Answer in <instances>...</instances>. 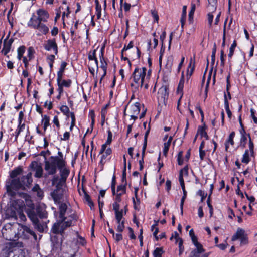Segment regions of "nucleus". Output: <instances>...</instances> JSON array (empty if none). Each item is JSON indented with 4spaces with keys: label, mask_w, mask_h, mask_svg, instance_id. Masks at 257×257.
I'll list each match as a JSON object with an SVG mask.
<instances>
[{
    "label": "nucleus",
    "mask_w": 257,
    "mask_h": 257,
    "mask_svg": "<svg viewBox=\"0 0 257 257\" xmlns=\"http://www.w3.org/2000/svg\"><path fill=\"white\" fill-rule=\"evenodd\" d=\"M35 53V50L34 47L32 46L29 47L27 50V57L29 58V60H32L34 58Z\"/></svg>",
    "instance_id": "44"
},
{
    "label": "nucleus",
    "mask_w": 257,
    "mask_h": 257,
    "mask_svg": "<svg viewBox=\"0 0 257 257\" xmlns=\"http://www.w3.org/2000/svg\"><path fill=\"white\" fill-rule=\"evenodd\" d=\"M99 59L100 62V67L102 70H107L108 59L107 58H102V56Z\"/></svg>",
    "instance_id": "42"
},
{
    "label": "nucleus",
    "mask_w": 257,
    "mask_h": 257,
    "mask_svg": "<svg viewBox=\"0 0 257 257\" xmlns=\"http://www.w3.org/2000/svg\"><path fill=\"white\" fill-rule=\"evenodd\" d=\"M183 151H180L177 155V161L178 165L181 166L183 164L184 159L183 158Z\"/></svg>",
    "instance_id": "49"
},
{
    "label": "nucleus",
    "mask_w": 257,
    "mask_h": 257,
    "mask_svg": "<svg viewBox=\"0 0 257 257\" xmlns=\"http://www.w3.org/2000/svg\"><path fill=\"white\" fill-rule=\"evenodd\" d=\"M35 227L37 229V230L40 232H43L44 231V227L42 225L40 224L39 222V220H38V222L37 223H33Z\"/></svg>",
    "instance_id": "64"
},
{
    "label": "nucleus",
    "mask_w": 257,
    "mask_h": 257,
    "mask_svg": "<svg viewBox=\"0 0 257 257\" xmlns=\"http://www.w3.org/2000/svg\"><path fill=\"white\" fill-rule=\"evenodd\" d=\"M82 190L84 193V198L87 203V205L90 207V209L92 210L94 208V204L90 196L87 193L85 188L82 186Z\"/></svg>",
    "instance_id": "23"
},
{
    "label": "nucleus",
    "mask_w": 257,
    "mask_h": 257,
    "mask_svg": "<svg viewBox=\"0 0 257 257\" xmlns=\"http://www.w3.org/2000/svg\"><path fill=\"white\" fill-rule=\"evenodd\" d=\"M35 210L38 217L40 218L46 219L48 217V212L46 210L45 204H39L36 206Z\"/></svg>",
    "instance_id": "15"
},
{
    "label": "nucleus",
    "mask_w": 257,
    "mask_h": 257,
    "mask_svg": "<svg viewBox=\"0 0 257 257\" xmlns=\"http://www.w3.org/2000/svg\"><path fill=\"white\" fill-rule=\"evenodd\" d=\"M140 103L138 102H136L131 105L130 111L131 114H138L140 112Z\"/></svg>",
    "instance_id": "30"
},
{
    "label": "nucleus",
    "mask_w": 257,
    "mask_h": 257,
    "mask_svg": "<svg viewBox=\"0 0 257 257\" xmlns=\"http://www.w3.org/2000/svg\"><path fill=\"white\" fill-rule=\"evenodd\" d=\"M20 237L24 239H28L31 237L36 239L37 235L35 232L26 225H22L21 229L19 233Z\"/></svg>",
    "instance_id": "7"
},
{
    "label": "nucleus",
    "mask_w": 257,
    "mask_h": 257,
    "mask_svg": "<svg viewBox=\"0 0 257 257\" xmlns=\"http://www.w3.org/2000/svg\"><path fill=\"white\" fill-rule=\"evenodd\" d=\"M205 252L203 247H196L193 249L189 254V257H208L209 253H205L202 255L201 253Z\"/></svg>",
    "instance_id": "16"
},
{
    "label": "nucleus",
    "mask_w": 257,
    "mask_h": 257,
    "mask_svg": "<svg viewBox=\"0 0 257 257\" xmlns=\"http://www.w3.org/2000/svg\"><path fill=\"white\" fill-rule=\"evenodd\" d=\"M49 14L48 12L42 8L37 9L36 11V14L33 13L28 22H47L49 18Z\"/></svg>",
    "instance_id": "4"
},
{
    "label": "nucleus",
    "mask_w": 257,
    "mask_h": 257,
    "mask_svg": "<svg viewBox=\"0 0 257 257\" xmlns=\"http://www.w3.org/2000/svg\"><path fill=\"white\" fill-rule=\"evenodd\" d=\"M107 113V110L104 109L103 108L101 109V125H103L104 124L105 119V117H106Z\"/></svg>",
    "instance_id": "58"
},
{
    "label": "nucleus",
    "mask_w": 257,
    "mask_h": 257,
    "mask_svg": "<svg viewBox=\"0 0 257 257\" xmlns=\"http://www.w3.org/2000/svg\"><path fill=\"white\" fill-rule=\"evenodd\" d=\"M44 49L47 51L53 50L54 53L57 55L58 53V46L55 38L49 39L47 41V43L44 46Z\"/></svg>",
    "instance_id": "13"
},
{
    "label": "nucleus",
    "mask_w": 257,
    "mask_h": 257,
    "mask_svg": "<svg viewBox=\"0 0 257 257\" xmlns=\"http://www.w3.org/2000/svg\"><path fill=\"white\" fill-rule=\"evenodd\" d=\"M173 62L172 60H168L167 64L165 65V69L167 70V71L169 73H171L172 70V66Z\"/></svg>",
    "instance_id": "62"
},
{
    "label": "nucleus",
    "mask_w": 257,
    "mask_h": 257,
    "mask_svg": "<svg viewBox=\"0 0 257 257\" xmlns=\"http://www.w3.org/2000/svg\"><path fill=\"white\" fill-rule=\"evenodd\" d=\"M72 82L71 79L62 80L60 81V85L63 87L69 88L71 85Z\"/></svg>",
    "instance_id": "50"
},
{
    "label": "nucleus",
    "mask_w": 257,
    "mask_h": 257,
    "mask_svg": "<svg viewBox=\"0 0 257 257\" xmlns=\"http://www.w3.org/2000/svg\"><path fill=\"white\" fill-rule=\"evenodd\" d=\"M224 107L227 114L228 117L229 118L231 119L232 116V112L230 110L229 101L228 100V98H227L226 94L225 93L224 94Z\"/></svg>",
    "instance_id": "31"
},
{
    "label": "nucleus",
    "mask_w": 257,
    "mask_h": 257,
    "mask_svg": "<svg viewBox=\"0 0 257 257\" xmlns=\"http://www.w3.org/2000/svg\"><path fill=\"white\" fill-rule=\"evenodd\" d=\"M206 126L205 124L203 126H199L197 130V134H199L201 137H204L206 140H208L209 136L206 132Z\"/></svg>",
    "instance_id": "33"
},
{
    "label": "nucleus",
    "mask_w": 257,
    "mask_h": 257,
    "mask_svg": "<svg viewBox=\"0 0 257 257\" xmlns=\"http://www.w3.org/2000/svg\"><path fill=\"white\" fill-rule=\"evenodd\" d=\"M186 10L187 6H184L183 7L182 12L181 14V17L180 19V23H181V31H183L184 30V26L185 24L186 19Z\"/></svg>",
    "instance_id": "28"
},
{
    "label": "nucleus",
    "mask_w": 257,
    "mask_h": 257,
    "mask_svg": "<svg viewBox=\"0 0 257 257\" xmlns=\"http://www.w3.org/2000/svg\"><path fill=\"white\" fill-rule=\"evenodd\" d=\"M32 190L37 193V195L39 197H43L44 196V192L41 189L40 186L38 184H35L32 188Z\"/></svg>",
    "instance_id": "37"
},
{
    "label": "nucleus",
    "mask_w": 257,
    "mask_h": 257,
    "mask_svg": "<svg viewBox=\"0 0 257 257\" xmlns=\"http://www.w3.org/2000/svg\"><path fill=\"white\" fill-rule=\"evenodd\" d=\"M248 150L250 152V155L251 156H254V143L251 138H249V140L248 141Z\"/></svg>",
    "instance_id": "53"
},
{
    "label": "nucleus",
    "mask_w": 257,
    "mask_h": 257,
    "mask_svg": "<svg viewBox=\"0 0 257 257\" xmlns=\"http://www.w3.org/2000/svg\"><path fill=\"white\" fill-rule=\"evenodd\" d=\"M236 46H237L236 41L234 40L229 48V52L228 54V57L229 59L232 58V57L234 54V50H235V47H236Z\"/></svg>",
    "instance_id": "48"
},
{
    "label": "nucleus",
    "mask_w": 257,
    "mask_h": 257,
    "mask_svg": "<svg viewBox=\"0 0 257 257\" xmlns=\"http://www.w3.org/2000/svg\"><path fill=\"white\" fill-rule=\"evenodd\" d=\"M208 2V6L211 7L212 12L216 10L218 3L217 0H207Z\"/></svg>",
    "instance_id": "46"
},
{
    "label": "nucleus",
    "mask_w": 257,
    "mask_h": 257,
    "mask_svg": "<svg viewBox=\"0 0 257 257\" xmlns=\"http://www.w3.org/2000/svg\"><path fill=\"white\" fill-rule=\"evenodd\" d=\"M245 233V230L243 229L238 228L235 233L232 236L231 240L235 241L239 239Z\"/></svg>",
    "instance_id": "26"
},
{
    "label": "nucleus",
    "mask_w": 257,
    "mask_h": 257,
    "mask_svg": "<svg viewBox=\"0 0 257 257\" xmlns=\"http://www.w3.org/2000/svg\"><path fill=\"white\" fill-rule=\"evenodd\" d=\"M169 89L168 85H163L159 88L158 94L164 99H167L169 96Z\"/></svg>",
    "instance_id": "21"
},
{
    "label": "nucleus",
    "mask_w": 257,
    "mask_h": 257,
    "mask_svg": "<svg viewBox=\"0 0 257 257\" xmlns=\"http://www.w3.org/2000/svg\"><path fill=\"white\" fill-rule=\"evenodd\" d=\"M195 68V59H193L192 58L190 60L189 63L188 64L187 72H186V79L187 81H188L192 75Z\"/></svg>",
    "instance_id": "19"
},
{
    "label": "nucleus",
    "mask_w": 257,
    "mask_h": 257,
    "mask_svg": "<svg viewBox=\"0 0 257 257\" xmlns=\"http://www.w3.org/2000/svg\"><path fill=\"white\" fill-rule=\"evenodd\" d=\"M42 123L43 124V130L45 133L47 127L50 125V117L47 115H42Z\"/></svg>",
    "instance_id": "39"
},
{
    "label": "nucleus",
    "mask_w": 257,
    "mask_h": 257,
    "mask_svg": "<svg viewBox=\"0 0 257 257\" xmlns=\"http://www.w3.org/2000/svg\"><path fill=\"white\" fill-rule=\"evenodd\" d=\"M29 167L32 170L35 171L34 176L36 178H40L42 177L43 170L40 164L36 161H33L31 163Z\"/></svg>",
    "instance_id": "12"
},
{
    "label": "nucleus",
    "mask_w": 257,
    "mask_h": 257,
    "mask_svg": "<svg viewBox=\"0 0 257 257\" xmlns=\"http://www.w3.org/2000/svg\"><path fill=\"white\" fill-rule=\"evenodd\" d=\"M235 136V132L234 131H232L229 134L227 139L225 142V151H227L229 147V145L230 144L232 146L234 145V138Z\"/></svg>",
    "instance_id": "20"
},
{
    "label": "nucleus",
    "mask_w": 257,
    "mask_h": 257,
    "mask_svg": "<svg viewBox=\"0 0 257 257\" xmlns=\"http://www.w3.org/2000/svg\"><path fill=\"white\" fill-rule=\"evenodd\" d=\"M60 111L63 113V114L65 115L67 118L69 117L70 113V110L69 107L66 105H62L60 107Z\"/></svg>",
    "instance_id": "47"
},
{
    "label": "nucleus",
    "mask_w": 257,
    "mask_h": 257,
    "mask_svg": "<svg viewBox=\"0 0 257 257\" xmlns=\"http://www.w3.org/2000/svg\"><path fill=\"white\" fill-rule=\"evenodd\" d=\"M196 9V4L191 3V10L189 12L188 21L189 24H192L193 23V16Z\"/></svg>",
    "instance_id": "32"
},
{
    "label": "nucleus",
    "mask_w": 257,
    "mask_h": 257,
    "mask_svg": "<svg viewBox=\"0 0 257 257\" xmlns=\"http://www.w3.org/2000/svg\"><path fill=\"white\" fill-rule=\"evenodd\" d=\"M22 185L20 182V178H12V180L6 182V189L8 196L14 198L18 191L21 189Z\"/></svg>",
    "instance_id": "3"
},
{
    "label": "nucleus",
    "mask_w": 257,
    "mask_h": 257,
    "mask_svg": "<svg viewBox=\"0 0 257 257\" xmlns=\"http://www.w3.org/2000/svg\"><path fill=\"white\" fill-rule=\"evenodd\" d=\"M164 252L162 247H157L154 249L153 255L154 257H162Z\"/></svg>",
    "instance_id": "45"
},
{
    "label": "nucleus",
    "mask_w": 257,
    "mask_h": 257,
    "mask_svg": "<svg viewBox=\"0 0 257 257\" xmlns=\"http://www.w3.org/2000/svg\"><path fill=\"white\" fill-rule=\"evenodd\" d=\"M26 47L24 45H22L19 47L17 49V58L19 60H21L23 57L24 54L26 51Z\"/></svg>",
    "instance_id": "38"
},
{
    "label": "nucleus",
    "mask_w": 257,
    "mask_h": 257,
    "mask_svg": "<svg viewBox=\"0 0 257 257\" xmlns=\"http://www.w3.org/2000/svg\"><path fill=\"white\" fill-rule=\"evenodd\" d=\"M23 172V169L22 166H19L10 172V177L11 178H17L16 177L20 175Z\"/></svg>",
    "instance_id": "25"
},
{
    "label": "nucleus",
    "mask_w": 257,
    "mask_h": 257,
    "mask_svg": "<svg viewBox=\"0 0 257 257\" xmlns=\"http://www.w3.org/2000/svg\"><path fill=\"white\" fill-rule=\"evenodd\" d=\"M14 251L13 257H26V253L24 249L15 248L14 250L10 251L11 253Z\"/></svg>",
    "instance_id": "34"
},
{
    "label": "nucleus",
    "mask_w": 257,
    "mask_h": 257,
    "mask_svg": "<svg viewBox=\"0 0 257 257\" xmlns=\"http://www.w3.org/2000/svg\"><path fill=\"white\" fill-rule=\"evenodd\" d=\"M124 223H125V219L123 218L122 222H121V223H119L118 224V225L117 226V229H116L117 231H118L119 232H123V231L125 228Z\"/></svg>",
    "instance_id": "60"
},
{
    "label": "nucleus",
    "mask_w": 257,
    "mask_h": 257,
    "mask_svg": "<svg viewBox=\"0 0 257 257\" xmlns=\"http://www.w3.org/2000/svg\"><path fill=\"white\" fill-rule=\"evenodd\" d=\"M65 220L59 219L56 222L53 224L51 229V232L54 234H59L62 236V233L61 230V224Z\"/></svg>",
    "instance_id": "17"
},
{
    "label": "nucleus",
    "mask_w": 257,
    "mask_h": 257,
    "mask_svg": "<svg viewBox=\"0 0 257 257\" xmlns=\"http://www.w3.org/2000/svg\"><path fill=\"white\" fill-rule=\"evenodd\" d=\"M108 135H107V138L104 144L106 145V146L108 145H110L112 141V133L110 130H108L107 131Z\"/></svg>",
    "instance_id": "56"
},
{
    "label": "nucleus",
    "mask_w": 257,
    "mask_h": 257,
    "mask_svg": "<svg viewBox=\"0 0 257 257\" xmlns=\"http://www.w3.org/2000/svg\"><path fill=\"white\" fill-rule=\"evenodd\" d=\"M20 182L22 185V190H25L26 187H29L33 182L32 173L29 172L26 175L22 176L20 178Z\"/></svg>",
    "instance_id": "11"
},
{
    "label": "nucleus",
    "mask_w": 257,
    "mask_h": 257,
    "mask_svg": "<svg viewBox=\"0 0 257 257\" xmlns=\"http://www.w3.org/2000/svg\"><path fill=\"white\" fill-rule=\"evenodd\" d=\"M95 10L97 19H99L101 16V6L99 4V0H95Z\"/></svg>",
    "instance_id": "41"
},
{
    "label": "nucleus",
    "mask_w": 257,
    "mask_h": 257,
    "mask_svg": "<svg viewBox=\"0 0 257 257\" xmlns=\"http://www.w3.org/2000/svg\"><path fill=\"white\" fill-rule=\"evenodd\" d=\"M58 169L60 170V181L62 182H65L70 174L69 169L65 167Z\"/></svg>",
    "instance_id": "22"
},
{
    "label": "nucleus",
    "mask_w": 257,
    "mask_h": 257,
    "mask_svg": "<svg viewBox=\"0 0 257 257\" xmlns=\"http://www.w3.org/2000/svg\"><path fill=\"white\" fill-rule=\"evenodd\" d=\"M123 193H117L116 194L115 197L114 198V202L112 204V207L116 206V207H120L119 203L121 201V197Z\"/></svg>",
    "instance_id": "40"
},
{
    "label": "nucleus",
    "mask_w": 257,
    "mask_h": 257,
    "mask_svg": "<svg viewBox=\"0 0 257 257\" xmlns=\"http://www.w3.org/2000/svg\"><path fill=\"white\" fill-rule=\"evenodd\" d=\"M121 180L123 184L127 185L126 169L125 168L123 169Z\"/></svg>",
    "instance_id": "59"
},
{
    "label": "nucleus",
    "mask_w": 257,
    "mask_h": 257,
    "mask_svg": "<svg viewBox=\"0 0 257 257\" xmlns=\"http://www.w3.org/2000/svg\"><path fill=\"white\" fill-rule=\"evenodd\" d=\"M225 57H226V55L224 54L223 50H221L220 51V65L222 67H223L225 64Z\"/></svg>",
    "instance_id": "61"
},
{
    "label": "nucleus",
    "mask_w": 257,
    "mask_h": 257,
    "mask_svg": "<svg viewBox=\"0 0 257 257\" xmlns=\"http://www.w3.org/2000/svg\"><path fill=\"white\" fill-rule=\"evenodd\" d=\"M126 185H127L123 184L118 185L117 187V192H119L120 191H121L120 193H123V194H125L126 190Z\"/></svg>",
    "instance_id": "55"
},
{
    "label": "nucleus",
    "mask_w": 257,
    "mask_h": 257,
    "mask_svg": "<svg viewBox=\"0 0 257 257\" xmlns=\"http://www.w3.org/2000/svg\"><path fill=\"white\" fill-rule=\"evenodd\" d=\"M10 35V32L7 36L6 38L4 39L3 42V48L1 51V53L5 56H7L9 58V56L7 54L10 52L12 44L14 41L13 38L9 39Z\"/></svg>",
    "instance_id": "8"
},
{
    "label": "nucleus",
    "mask_w": 257,
    "mask_h": 257,
    "mask_svg": "<svg viewBox=\"0 0 257 257\" xmlns=\"http://www.w3.org/2000/svg\"><path fill=\"white\" fill-rule=\"evenodd\" d=\"M96 52V49L91 50L89 52L88 55V59L89 60L91 61V60H93V59H95V58L97 57Z\"/></svg>",
    "instance_id": "54"
},
{
    "label": "nucleus",
    "mask_w": 257,
    "mask_h": 257,
    "mask_svg": "<svg viewBox=\"0 0 257 257\" xmlns=\"http://www.w3.org/2000/svg\"><path fill=\"white\" fill-rule=\"evenodd\" d=\"M197 194L201 196V198L200 201L201 202L204 201L207 196V194H205L204 192L202 190H199L197 193Z\"/></svg>",
    "instance_id": "63"
},
{
    "label": "nucleus",
    "mask_w": 257,
    "mask_h": 257,
    "mask_svg": "<svg viewBox=\"0 0 257 257\" xmlns=\"http://www.w3.org/2000/svg\"><path fill=\"white\" fill-rule=\"evenodd\" d=\"M250 161V158L249 155V150L246 149L243 155L241 162L243 163L248 164Z\"/></svg>",
    "instance_id": "43"
},
{
    "label": "nucleus",
    "mask_w": 257,
    "mask_h": 257,
    "mask_svg": "<svg viewBox=\"0 0 257 257\" xmlns=\"http://www.w3.org/2000/svg\"><path fill=\"white\" fill-rule=\"evenodd\" d=\"M240 134L241 137L240 139L239 146L243 149L246 147L247 139L248 138L249 141V138H251V136L249 133H247L246 132H244L243 130H242L241 132L240 133Z\"/></svg>",
    "instance_id": "18"
},
{
    "label": "nucleus",
    "mask_w": 257,
    "mask_h": 257,
    "mask_svg": "<svg viewBox=\"0 0 257 257\" xmlns=\"http://www.w3.org/2000/svg\"><path fill=\"white\" fill-rule=\"evenodd\" d=\"M25 126V124L24 123L21 124H18L15 132H14V134H13V135L15 136L14 141L17 142L18 138L20 135V133L24 131Z\"/></svg>",
    "instance_id": "27"
},
{
    "label": "nucleus",
    "mask_w": 257,
    "mask_h": 257,
    "mask_svg": "<svg viewBox=\"0 0 257 257\" xmlns=\"http://www.w3.org/2000/svg\"><path fill=\"white\" fill-rule=\"evenodd\" d=\"M58 156H51L49 160L44 161V169L46 172L45 177L53 175L57 172V169H61L66 166V162L63 158V154L58 151Z\"/></svg>",
    "instance_id": "1"
},
{
    "label": "nucleus",
    "mask_w": 257,
    "mask_h": 257,
    "mask_svg": "<svg viewBox=\"0 0 257 257\" xmlns=\"http://www.w3.org/2000/svg\"><path fill=\"white\" fill-rule=\"evenodd\" d=\"M240 245H246L248 243V235L245 233L240 239Z\"/></svg>",
    "instance_id": "51"
},
{
    "label": "nucleus",
    "mask_w": 257,
    "mask_h": 257,
    "mask_svg": "<svg viewBox=\"0 0 257 257\" xmlns=\"http://www.w3.org/2000/svg\"><path fill=\"white\" fill-rule=\"evenodd\" d=\"M173 140V137L170 136L168 141L164 143V147L163 150V155L166 157L168 154V151L169 150V148L171 143V142Z\"/></svg>",
    "instance_id": "29"
},
{
    "label": "nucleus",
    "mask_w": 257,
    "mask_h": 257,
    "mask_svg": "<svg viewBox=\"0 0 257 257\" xmlns=\"http://www.w3.org/2000/svg\"><path fill=\"white\" fill-rule=\"evenodd\" d=\"M28 206L30 207L29 209H28L26 210V212L33 222V223H37L38 222V218L37 213L35 211V206L34 203L31 201L29 204Z\"/></svg>",
    "instance_id": "9"
},
{
    "label": "nucleus",
    "mask_w": 257,
    "mask_h": 257,
    "mask_svg": "<svg viewBox=\"0 0 257 257\" xmlns=\"http://www.w3.org/2000/svg\"><path fill=\"white\" fill-rule=\"evenodd\" d=\"M138 190H139L138 188H137V187L135 188L134 195H135V197L136 198L137 201H135L134 197H133V198H132L134 208L135 210H139V209L137 208V204H138V205H139L140 204V198H139L138 196Z\"/></svg>",
    "instance_id": "36"
},
{
    "label": "nucleus",
    "mask_w": 257,
    "mask_h": 257,
    "mask_svg": "<svg viewBox=\"0 0 257 257\" xmlns=\"http://www.w3.org/2000/svg\"><path fill=\"white\" fill-rule=\"evenodd\" d=\"M64 236H60L59 234H54L51 235V241L53 248L57 249L60 247L62 245Z\"/></svg>",
    "instance_id": "14"
},
{
    "label": "nucleus",
    "mask_w": 257,
    "mask_h": 257,
    "mask_svg": "<svg viewBox=\"0 0 257 257\" xmlns=\"http://www.w3.org/2000/svg\"><path fill=\"white\" fill-rule=\"evenodd\" d=\"M146 71L147 68L145 67L140 68L137 66L135 68L130 77V79H132V82L130 84L132 87L138 89L139 87H144L145 89H148L149 85L145 81Z\"/></svg>",
    "instance_id": "2"
},
{
    "label": "nucleus",
    "mask_w": 257,
    "mask_h": 257,
    "mask_svg": "<svg viewBox=\"0 0 257 257\" xmlns=\"http://www.w3.org/2000/svg\"><path fill=\"white\" fill-rule=\"evenodd\" d=\"M10 203V206L13 209L12 211L11 216H16V211L20 215L23 213L24 208L25 206L23 200L21 199H12Z\"/></svg>",
    "instance_id": "5"
},
{
    "label": "nucleus",
    "mask_w": 257,
    "mask_h": 257,
    "mask_svg": "<svg viewBox=\"0 0 257 257\" xmlns=\"http://www.w3.org/2000/svg\"><path fill=\"white\" fill-rule=\"evenodd\" d=\"M112 153V150L110 147H108L105 152L101 154L100 160L98 163V166L100 167V171H102L104 169V166L106 162V160H110L111 157L107 158Z\"/></svg>",
    "instance_id": "10"
},
{
    "label": "nucleus",
    "mask_w": 257,
    "mask_h": 257,
    "mask_svg": "<svg viewBox=\"0 0 257 257\" xmlns=\"http://www.w3.org/2000/svg\"><path fill=\"white\" fill-rule=\"evenodd\" d=\"M27 26L31 28L38 30L40 34H38V36L42 34L46 35L49 32V27L44 22H28Z\"/></svg>",
    "instance_id": "6"
},
{
    "label": "nucleus",
    "mask_w": 257,
    "mask_h": 257,
    "mask_svg": "<svg viewBox=\"0 0 257 257\" xmlns=\"http://www.w3.org/2000/svg\"><path fill=\"white\" fill-rule=\"evenodd\" d=\"M191 238L193 244L196 247H203V245L198 241L197 237L195 235H193Z\"/></svg>",
    "instance_id": "52"
},
{
    "label": "nucleus",
    "mask_w": 257,
    "mask_h": 257,
    "mask_svg": "<svg viewBox=\"0 0 257 257\" xmlns=\"http://www.w3.org/2000/svg\"><path fill=\"white\" fill-rule=\"evenodd\" d=\"M67 209V206L66 203H62L59 205V219H62V220H66V217L65 216L66 212Z\"/></svg>",
    "instance_id": "24"
},
{
    "label": "nucleus",
    "mask_w": 257,
    "mask_h": 257,
    "mask_svg": "<svg viewBox=\"0 0 257 257\" xmlns=\"http://www.w3.org/2000/svg\"><path fill=\"white\" fill-rule=\"evenodd\" d=\"M227 19H226L225 21L224 24V28H223V37H222V43L221 46L222 47L224 48L225 47V41H226V24L227 22Z\"/></svg>",
    "instance_id": "57"
},
{
    "label": "nucleus",
    "mask_w": 257,
    "mask_h": 257,
    "mask_svg": "<svg viewBox=\"0 0 257 257\" xmlns=\"http://www.w3.org/2000/svg\"><path fill=\"white\" fill-rule=\"evenodd\" d=\"M113 210L114 211L115 219H123V209L120 210V207H116V206L113 207Z\"/></svg>",
    "instance_id": "35"
}]
</instances>
